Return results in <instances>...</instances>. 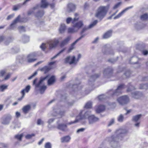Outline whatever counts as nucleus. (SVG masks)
Here are the masks:
<instances>
[{
    "instance_id": "0eeeda50",
    "label": "nucleus",
    "mask_w": 148,
    "mask_h": 148,
    "mask_svg": "<svg viewBox=\"0 0 148 148\" xmlns=\"http://www.w3.org/2000/svg\"><path fill=\"white\" fill-rule=\"evenodd\" d=\"M117 100L120 105H123L129 103L130 99L127 95H124L118 98Z\"/></svg>"
},
{
    "instance_id": "7ed1b4c3",
    "label": "nucleus",
    "mask_w": 148,
    "mask_h": 148,
    "mask_svg": "<svg viewBox=\"0 0 148 148\" xmlns=\"http://www.w3.org/2000/svg\"><path fill=\"white\" fill-rule=\"evenodd\" d=\"M84 111H81L79 115L77 117L76 119L74 121L68 123L67 124L70 125L71 124L76 123L79 121L82 120L83 121L82 124H85L86 123V121L84 119L87 118L88 119L89 117L91 115V112L88 110L85 112L84 115H83L82 114L84 113Z\"/></svg>"
},
{
    "instance_id": "8fccbe9b",
    "label": "nucleus",
    "mask_w": 148,
    "mask_h": 148,
    "mask_svg": "<svg viewBox=\"0 0 148 148\" xmlns=\"http://www.w3.org/2000/svg\"><path fill=\"white\" fill-rule=\"evenodd\" d=\"M97 20H95L92 23H91L88 26V28H91L94 26L97 23Z\"/></svg>"
},
{
    "instance_id": "a18cd8bd",
    "label": "nucleus",
    "mask_w": 148,
    "mask_h": 148,
    "mask_svg": "<svg viewBox=\"0 0 148 148\" xmlns=\"http://www.w3.org/2000/svg\"><path fill=\"white\" fill-rule=\"evenodd\" d=\"M77 29H76L75 27L69 28L68 29V32L69 33H73L77 32Z\"/></svg>"
},
{
    "instance_id": "39448f33",
    "label": "nucleus",
    "mask_w": 148,
    "mask_h": 148,
    "mask_svg": "<svg viewBox=\"0 0 148 148\" xmlns=\"http://www.w3.org/2000/svg\"><path fill=\"white\" fill-rule=\"evenodd\" d=\"M20 15H18V16L13 21L12 23L10 25V29H13V27L14 25L18 22H26L29 20V18L27 17H25L21 18H20Z\"/></svg>"
},
{
    "instance_id": "6e6552de",
    "label": "nucleus",
    "mask_w": 148,
    "mask_h": 148,
    "mask_svg": "<svg viewBox=\"0 0 148 148\" xmlns=\"http://www.w3.org/2000/svg\"><path fill=\"white\" fill-rule=\"evenodd\" d=\"M37 52H34L29 54L27 57V61L29 63L33 62L36 60L34 57L39 56Z\"/></svg>"
},
{
    "instance_id": "1a4fd4ad",
    "label": "nucleus",
    "mask_w": 148,
    "mask_h": 148,
    "mask_svg": "<svg viewBox=\"0 0 148 148\" xmlns=\"http://www.w3.org/2000/svg\"><path fill=\"white\" fill-rule=\"evenodd\" d=\"M113 70L112 68L110 67L104 69L103 71V74L104 77L107 78L110 77L112 74Z\"/></svg>"
},
{
    "instance_id": "338daca9",
    "label": "nucleus",
    "mask_w": 148,
    "mask_h": 148,
    "mask_svg": "<svg viewBox=\"0 0 148 148\" xmlns=\"http://www.w3.org/2000/svg\"><path fill=\"white\" fill-rule=\"evenodd\" d=\"M118 60V57H117L116 59H110L108 60V61L109 62L114 63L117 60Z\"/></svg>"
},
{
    "instance_id": "5fc2aeb1",
    "label": "nucleus",
    "mask_w": 148,
    "mask_h": 148,
    "mask_svg": "<svg viewBox=\"0 0 148 148\" xmlns=\"http://www.w3.org/2000/svg\"><path fill=\"white\" fill-rule=\"evenodd\" d=\"M124 119V117L122 114H120L118 117V121L119 122H122Z\"/></svg>"
},
{
    "instance_id": "603ef678",
    "label": "nucleus",
    "mask_w": 148,
    "mask_h": 148,
    "mask_svg": "<svg viewBox=\"0 0 148 148\" xmlns=\"http://www.w3.org/2000/svg\"><path fill=\"white\" fill-rule=\"evenodd\" d=\"M148 88V85L147 84H141L140 86V89H147Z\"/></svg>"
},
{
    "instance_id": "680f3d73",
    "label": "nucleus",
    "mask_w": 148,
    "mask_h": 148,
    "mask_svg": "<svg viewBox=\"0 0 148 148\" xmlns=\"http://www.w3.org/2000/svg\"><path fill=\"white\" fill-rule=\"evenodd\" d=\"M90 28H88V27H84L82 29V31L80 32V34L81 35H84V34H86V36L87 34H83V33H84L86 30H87L88 29H90Z\"/></svg>"
},
{
    "instance_id": "f8f14e48",
    "label": "nucleus",
    "mask_w": 148,
    "mask_h": 148,
    "mask_svg": "<svg viewBox=\"0 0 148 148\" xmlns=\"http://www.w3.org/2000/svg\"><path fill=\"white\" fill-rule=\"evenodd\" d=\"M13 38L11 37L6 38L4 36H0V43L3 41L5 45H8L10 42L12 41Z\"/></svg>"
},
{
    "instance_id": "ddd939ff",
    "label": "nucleus",
    "mask_w": 148,
    "mask_h": 148,
    "mask_svg": "<svg viewBox=\"0 0 148 148\" xmlns=\"http://www.w3.org/2000/svg\"><path fill=\"white\" fill-rule=\"evenodd\" d=\"M75 82L76 84H73L72 86L73 91L71 92L72 94L81 88V87L78 85L80 84V81L78 79H76Z\"/></svg>"
},
{
    "instance_id": "e433bc0d",
    "label": "nucleus",
    "mask_w": 148,
    "mask_h": 148,
    "mask_svg": "<svg viewBox=\"0 0 148 148\" xmlns=\"http://www.w3.org/2000/svg\"><path fill=\"white\" fill-rule=\"evenodd\" d=\"M70 139V137L69 136H67L61 138V140L62 143H67L69 142Z\"/></svg>"
},
{
    "instance_id": "6e6d98bb",
    "label": "nucleus",
    "mask_w": 148,
    "mask_h": 148,
    "mask_svg": "<svg viewBox=\"0 0 148 148\" xmlns=\"http://www.w3.org/2000/svg\"><path fill=\"white\" fill-rule=\"evenodd\" d=\"M71 61L69 62V64H73L75 63V57L74 56H73L70 59Z\"/></svg>"
},
{
    "instance_id": "2f4dec72",
    "label": "nucleus",
    "mask_w": 148,
    "mask_h": 148,
    "mask_svg": "<svg viewBox=\"0 0 148 148\" xmlns=\"http://www.w3.org/2000/svg\"><path fill=\"white\" fill-rule=\"evenodd\" d=\"M78 18L75 17L73 20H72L71 18L69 17L66 19V22L67 24H69L71 21L73 24H74L76 21L78 20Z\"/></svg>"
},
{
    "instance_id": "13d9d810",
    "label": "nucleus",
    "mask_w": 148,
    "mask_h": 148,
    "mask_svg": "<svg viewBox=\"0 0 148 148\" xmlns=\"http://www.w3.org/2000/svg\"><path fill=\"white\" fill-rule=\"evenodd\" d=\"M131 73L130 70H127L124 73V75L126 76V77L124 78L129 77Z\"/></svg>"
},
{
    "instance_id": "ea45409f",
    "label": "nucleus",
    "mask_w": 148,
    "mask_h": 148,
    "mask_svg": "<svg viewBox=\"0 0 148 148\" xmlns=\"http://www.w3.org/2000/svg\"><path fill=\"white\" fill-rule=\"evenodd\" d=\"M47 88V86L45 85H43L40 87L39 90L40 93L41 94H43Z\"/></svg>"
},
{
    "instance_id": "9d476101",
    "label": "nucleus",
    "mask_w": 148,
    "mask_h": 148,
    "mask_svg": "<svg viewBox=\"0 0 148 148\" xmlns=\"http://www.w3.org/2000/svg\"><path fill=\"white\" fill-rule=\"evenodd\" d=\"M100 74H96L91 76L88 80V84L91 87H92L93 84L95 80L99 77Z\"/></svg>"
},
{
    "instance_id": "4c0bfd02",
    "label": "nucleus",
    "mask_w": 148,
    "mask_h": 148,
    "mask_svg": "<svg viewBox=\"0 0 148 148\" xmlns=\"http://www.w3.org/2000/svg\"><path fill=\"white\" fill-rule=\"evenodd\" d=\"M66 28L65 25L64 24H62L60 27L59 31L60 33H63L64 32Z\"/></svg>"
},
{
    "instance_id": "6ab92c4d",
    "label": "nucleus",
    "mask_w": 148,
    "mask_h": 148,
    "mask_svg": "<svg viewBox=\"0 0 148 148\" xmlns=\"http://www.w3.org/2000/svg\"><path fill=\"white\" fill-rule=\"evenodd\" d=\"M103 53L106 55H113L114 53L112 49H106L105 46L103 47Z\"/></svg>"
},
{
    "instance_id": "a19ab883",
    "label": "nucleus",
    "mask_w": 148,
    "mask_h": 148,
    "mask_svg": "<svg viewBox=\"0 0 148 148\" xmlns=\"http://www.w3.org/2000/svg\"><path fill=\"white\" fill-rule=\"evenodd\" d=\"M29 40V37L27 36L24 35L22 37V41L24 43H25L28 42Z\"/></svg>"
},
{
    "instance_id": "bf43d9fd",
    "label": "nucleus",
    "mask_w": 148,
    "mask_h": 148,
    "mask_svg": "<svg viewBox=\"0 0 148 148\" xmlns=\"http://www.w3.org/2000/svg\"><path fill=\"white\" fill-rule=\"evenodd\" d=\"M65 49H63L61 50L59 53H58L55 56H54L53 57H52L51 58V59L52 60V59H55L58 56L60 55V54L61 53H62V52H63L64 51Z\"/></svg>"
},
{
    "instance_id": "0e129e2a",
    "label": "nucleus",
    "mask_w": 148,
    "mask_h": 148,
    "mask_svg": "<svg viewBox=\"0 0 148 148\" xmlns=\"http://www.w3.org/2000/svg\"><path fill=\"white\" fill-rule=\"evenodd\" d=\"M37 124L38 125H43L44 122L41 119H38L37 120Z\"/></svg>"
},
{
    "instance_id": "72a5a7b5",
    "label": "nucleus",
    "mask_w": 148,
    "mask_h": 148,
    "mask_svg": "<svg viewBox=\"0 0 148 148\" xmlns=\"http://www.w3.org/2000/svg\"><path fill=\"white\" fill-rule=\"evenodd\" d=\"M30 85H28L26 86L25 88L22 90L21 93L22 94V98H23L24 97L25 95V92H28L30 90Z\"/></svg>"
},
{
    "instance_id": "393cba45",
    "label": "nucleus",
    "mask_w": 148,
    "mask_h": 148,
    "mask_svg": "<svg viewBox=\"0 0 148 148\" xmlns=\"http://www.w3.org/2000/svg\"><path fill=\"white\" fill-rule=\"evenodd\" d=\"M23 137V134H17L15 135L14 136V138L15 139L18 140L15 143V145H16L19 143V142L21 141L22 140V138Z\"/></svg>"
},
{
    "instance_id": "f257e3e1",
    "label": "nucleus",
    "mask_w": 148,
    "mask_h": 148,
    "mask_svg": "<svg viewBox=\"0 0 148 148\" xmlns=\"http://www.w3.org/2000/svg\"><path fill=\"white\" fill-rule=\"evenodd\" d=\"M127 133V131L125 129H120L117 130L109 139L112 146L114 148H116L118 142L122 140Z\"/></svg>"
},
{
    "instance_id": "412c9836",
    "label": "nucleus",
    "mask_w": 148,
    "mask_h": 148,
    "mask_svg": "<svg viewBox=\"0 0 148 148\" xmlns=\"http://www.w3.org/2000/svg\"><path fill=\"white\" fill-rule=\"evenodd\" d=\"M133 6L125 8V9L122 11L121 12L119 13L117 15L115 16L114 18V19H115L121 17L126 11L132 8Z\"/></svg>"
},
{
    "instance_id": "37998d69",
    "label": "nucleus",
    "mask_w": 148,
    "mask_h": 148,
    "mask_svg": "<svg viewBox=\"0 0 148 148\" xmlns=\"http://www.w3.org/2000/svg\"><path fill=\"white\" fill-rule=\"evenodd\" d=\"M141 116V115H137L133 116L132 120L135 122H137Z\"/></svg>"
},
{
    "instance_id": "bb28decb",
    "label": "nucleus",
    "mask_w": 148,
    "mask_h": 148,
    "mask_svg": "<svg viewBox=\"0 0 148 148\" xmlns=\"http://www.w3.org/2000/svg\"><path fill=\"white\" fill-rule=\"evenodd\" d=\"M140 60V59L138 58L137 57L134 56L131 58L129 61V62L130 64H136L137 62Z\"/></svg>"
},
{
    "instance_id": "5701e85b",
    "label": "nucleus",
    "mask_w": 148,
    "mask_h": 148,
    "mask_svg": "<svg viewBox=\"0 0 148 148\" xmlns=\"http://www.w3.org/2000/svg\"><path fill=\"white\" fill-rule=\"evenodd\" d=\"M71 37L68 36L66 38L63 40L60 44V46L61 47H63L65 45H67L71 39Z\"/></svg>"
},
{
    "instance_id": "a211bd4d",
    "label": "nucleus",
    "mask_w": 148,
    "mask_h": 148,
    "mask_svg": "<svg viewBox=\"0 0 148 148\" xmlns=\"http://www.w3.org/2000/svg\"><path fill=\"white\" fill-rule=\"evenodd\" d=\"M89 123L90 124H92L99 121V119L97 117H95L94 115H91L89 117L88 119Z\"/></svg>"
},
{
    "instance_id": "052dcab7",
    "label": "nucleus",
    "mask_w": 148,
    "mask_h": 148,
    "mask_svg": "<svg viewBox=\"0 0 148 148\" xmlns=\"http://www.w3.org/2000/svg\"><path fill=\"white\" fill-rule=\"evenodd\" d=\"M106 96L103 94L101 95H100L98 97V99H99V100L100 101H102L103 99H106Z\"/></svg>"
},
{
    "instance_id": "49530a36",
    "label": "nucleus",
    "mask_w": 148,
    "mask_h": 148,
    "mask_svg": "<svg viewBox=\"0 0 148 148\" xmlns=\"http://www.w3.org/2000/svg\"><path fill=\"white\" fill-rule=\"evenodd\" d=\"M8 86L5 85H2L0 86V89L1 91L3 92L7 89Z\"/></svg>"
},
{
    "instance_id": "c03bdc74",
    "label": "nucleus",
    "mask_w": 148,
    "mask_h": 148,
    "mask_svg": "<svg viewBox=\"0 0 148 148\" xmlns=\"http://www.w3.org/2000/svg\"><path fill=\"white\" fill-rule=\"evenodd\" d=\"M86 34L82 35L80 37L77 39L74 42L72 43L71 45L74 47L75 45L77 42H78L82 38L86 36Z\"/></svg>"
},
{
    "instance_id": "cd10ccee",
    "label": "nucleus",
    "mask_w": 148,
    "mask_h": 148,
    "mask_svg": "<svg viewBox=\"0 0 148 148\" xmlns=\"http://www.w3.org/2000/svg\"><path fill=\"white\" fill-rule=\"evenodd\" d=\"M73 27H75L76 29H77V31L82 27L83 24L82 21H79L76 23L73 24Z\"/></svg>"
},
{
    "instance_id": "e2e57ef3",
    "label": "nucleus",
    "mask_w": 148,
    "mask_h": 148,
    "mask_svg": "<svg viewBox=\"0 0 148 148\" xmlns=\"http://www.w3.org/2000/svg\"><path fill=\"white\" fill-rule=\"evenodd\" d=\"M74 103V101H69L66 103V106L67 107H69L70 106H72Z\"/></svg>"
},
{
    "instance_id": "7c9ffc66",
    "label": "nucleus",
    "mask_w": 148,
    "mask_h": 148,
    "mask_svg": "<svg viewBox=\"0 0 148 148\" xmlns=\"http://www.w3.org/2000/svg\"><path fill=\"white\" fill-rule=\"evenodd\" d=\"M51 69V68L50 67L45 66L39 69V70L43 72L44 74H46Z\"/></svg>"
},
{
    "instance_id": "dca6fc26",
    "label": "nucleus",
    "mask_w": 148,
    "mask_h": 148,
    "mask_svg": "<svg viewBox=\"0 0 148 148\" xmlns=\"http://www.w3.org/2000/svg\"><path fill=\"white\" fill-rule=\"evenodd\" d=\"M59 121H58L57 122V128L58 129L62 131L65 132L67 130V124L64 123H59Z\"/></svg>"
},
{
    "instance_id": "473e14b6",
    "label": "nucleus",
    "mask_w": 148,
    "mask_h": 148,
    "mask_svg": "<svg viewBox=\"0 0 148 148\" xmlns=\"http://www.w3.org/2000/svg\"><path fill=\"white\" fill-rule=\"evenodd\" d=\"M44 14V11L43 10H38V11L35 13V16L38 18H40Z\"/></svg>"
},
{
    "instance_id": "f3484780",
    "label": "nucleus",
    "mask_w": 148,
    "mask_h": 148,
    "mask_svg": "<svg viewBox=\"0 0 148 148\" xmlns=\"http://www.w3.org/2000/svg\"><path fill=\"white\" fill-rule=\"evenodd\" d=\"M12 116L10 115H8L3 118L2 123L4 125L8 124L11 119Z\"/></svg>"
},
{
    "instance_id": "69168bd1",
    "label": "nucleus",
    "mask_w": 148,
    "mask_h": 148,
    "mask_svg": "<svg viewBox=\"0 0 148 148\" xmlns=\"http://www.w3.org/2000/svg\"><path fill=\"white\" fill-rule=\"evenodd\" d=\"M71 57L70 56H67L64 60V62L66 63H68L69 64Z\"/></svg>"
},
{
    "instance_id": "aec40b11",
    "label": "nucleus",
    "mask_w": 148,
    "mask_h": 148,
    "mask_svg": "<svg viewBox=\"0 0 148 148\" xmlns=\"http://www.w3.org/2000/svg\"><path fill=\"white\" fill-rule=\"evenodd\" d=\"M133 6L125 8V9L122 11L121 12L119 13L117 15L115 16L114 18V19H115L121 17L126 11L132 8Z\"/></svg>"
},
{
    "instance_id": "58836bf2",
    "label": "nucleus",
    "mask_w": 148,
    "mask_h": 148,
    "mask_svg": "<svg viewBox=\"0 0 148 148\" xmlns=\"http://www.w3.org/2000/svg\"><path fill=\"white\" fill-rule=\"evenodd\" d=\"M127 92L131 91L135 89L134 87L132 85L131 83H129L128 84L127 86Z\"/></svg>"
},
{
    "instance_id": "20e7f679",
    "label": "nucleus",
    "mask_w": 148,
    "mask_h": 148,
    "mask_svg": "<svg viewBox=\"0 0 148 148\" xmlns=\"http://www.w3.org/2000/svg\"><path fill=\"white\" fill-rule=\"evenodd\" d=\"M125 87L124 84H121L118 86L117 88L115 90H110L109 94L112 96H117L122 93V90Z\"/></svg>"
},
{
    "instance_id": "c85d7f7f",
    "label": "nucleus",
    "mask_w": 148,
    "mask_h": 148,
    "mask_svg": "<svg viewBox=\"0 0 148 148\" xmlns=\"http://www.w3.org/2000/svg\"><path fill=\"white\" fill-rule=\"evenodd\" d=\"M105 109V106L100 105L96 107L95 111L97 113H100L104 111Z\"/></svg>"
},
{
    "instance_id": "864d4df0",
    "label": "nucleus",
    "mask_w": 148,
    "mask_h": 148,
    "mask_svg": "<svg viewBox=\"0 0 148 148\" xmlns=\"http://www.w3.org/2000/svg\"><path fill=\"white\" fill-rule=\"evenodd\" d=\"M136 65V66H135L136 69H138L140 68L142 65V63L141 62V60H139L137 62L136 64H135Z\"/></svg>"
},
{
    "instance_id": "b1692460",
    "label": "nucleus",
    "mask_w": 148,
    "mask_h": 148,
    "mask_svg": "<svg viewBox=\"0 0 148 148\" xmlns=\"http://www.w3.org/2000/svg\"><path fill=\"white\" fill-rule=\"evenodd\" d=\"M75 9V5L72 3H70L68 5L67 10L69 12H71L74 11Z\"/></svg>"
},
{
    "instance_id": "774afa93",
    "label": "nucleus",
    "mask_w": 148,
    "mask_h": 148,
    "mask_svg": "<svg viewBox=\"0 0 148 148\" xmlns=\"http://www.w3.org/2000/svg\"><path fill=\"white\" fill-rule=\"evenodd\" d=\"M37 74V71H35L32 75L28 78L29 80L31 79L36 75Z\"/></svg>"
},
{
    "instance_id": "4468645a",
    "label": "nucleus",
    "mask_w": 148,
    "mask_h": 148,
    "mask_svg": "<svg viewBox=\"0 0 148 148\" xmlns=\"http://www.w3.org/2000/svg\"><path fill=\"white\" fill-rule=\"evenodd\" d=\"M49 3L47 1V0H42L40 5H37L34 8V9H39V8H46L49 5Z\"/></svg>"
},
{
    "instance_id": "c9c22d12",
    "label": "nucleus",
    "mask_w": 148,
    "mask_h": 148,
    "mask_svg": "<svg viewBox=\"0 0 148 148\" xmlns=\"http://www.w3.org/2000/svg\"><path fill=\"white\" fill-rule=\"evenodd\" d=\"M112 31L109 30L105 33L103 36V38L107 39L110 37L112 36Z\"/></svg>"
},
{
    "instance_id": "c756f323",
    "label": "nucleus",
    "mask_w": 148,
    "mask_h": 148,
    "mask_svg": "<svg viewBox=\"0 0 148 148\" xmlns=\"http://www.w3.org/2000/svg\"><path fill=\"white\" fill-rule=\"evenodd\" d=\"M31 108V107L30 105H27L24 106L22 110L24 114H26L30 110Z\"/></svg>"
},
{
    "instance_id": "de8ad7c7",
    "label": "nucleus",
    "mask_w": 148,
    "mask_h": 148,
    "mask_svg": "<svg viewBox=\"0 0 148 148\" xmlns=\"http://www.w3.org/2000/svg\"><path fill=\"white\" fill-rule=\"evenodd\" d=\"M21 4H18L14 5L13 6V10L14 11H17L18 10L21 6Z\"/></svg>"
},
{
    "instance_id": "2eb2a0df",
    "label": "nucleus",
    "mask_w": 148,
    "mask_h": 148,
    "mask_svg": "<svg viewBox=\"0 0 148 148\" xmlns=\"http://www.w3.org/2000/svg\"><path fill=\"white\" fill-rule=\"evenodd\" d=\"M59 40L57 39H54L48 42L49 48L52 49L55 47L59 43Z\"/></svg>"
},
{
    "instance_id": "09e8293b",
    "label": "nucleus",
    "mask_w": 148,
    "mask_h": 148,
    "mask_svg": "<svg viewBox=\"0 0 148 148\" xmlns=\"http://www.w3.org/2000/svg\"><path fill=\"white\" fill-rule=\"evenodd\" d=\"M35 134H28L25 136V138L27 139H31L33 137H34Z\"/></svg>"
},
{
    "instance_id": "79ce46f5",
    "label": "nucleus",
    "mask_w": 148,
    "mask_h": 148,
    "mask_svg": "<svg viewBox=\"0 0 148 148\" xmlns=\"http://www.w3.org/2000/svg\"><path fill=\"white\" fill-rule=\"evenodd\" d=\"M140 19L142 21H145L148 18V14L147 13H145L140 16Z\"/></svg>"
},
{
    "instance_id": "3c124183",
    "label": "nucleus",
    "mask_w": 148,
    "mask_h": 148,
    "mask_svg": "<svg viewBox=\"0 0 148 148\" xmlns=\"http://www.w3.org/2000/svg\"><path fill=\"white\" fill-rule=\"evenodd\" d=\"M92 106V103L91 102L88 101L86 103L84 108H90Z\"/></svg>"
},
{
    "instance_id": "9b49d317",
    "label": "nucleus",
    "mask_w": 148,
    "mask_h": 148,
    "mask_svg": "<svg viewBox=\"0 0 148 148\" xmlns=\"http://www.w3.org/2000/svg\"><path fill=\"white\" fill-rule=\"evenodd\" d=\"M49 77V75H48L44 77H41L40 80L37 84H36L38 79L36 78L33 81V84L35 85L36 88H38L40 87V85L42 84L43 82L46 79H47Z\"/></svg>"
},
{
    "instance_id": "a878e982",
    "label": "nucleus",
    "mask_w": 148,
    "mask_h": 148,
    "mask_svg": "<svg viewBox=\"0 0 148 148\" xmlns=\"http://www.w3.org/2000/svg\"><path fill=\"white\" fill-rule=\"evenodd\" d=\"M132 95L133 98L135 99H138L141 97L142 94L140 92L136 91L132 92Z\"/></svg>"
},
{
    "instance_id": "f704fd0d",
    "label": "nucleus",
    "mask_w": 148,
    "mask_h": 148,
    "mask_svg": "<svg viewBox=\"0 0 148 148\" xmlns=\"http://www.w3.org/2000/svg\"><path fill=\"white\" fill-rule=\"evenodd\" d=\"M55 81V78L54 76H52L48 80L47 84L48 85H51L54 83Z\"/></svg>"
},
{
    "instance_id": "4d7b16f0",
    "label": "nucleus",
    "mask_w": 148,
    "mask_h": 148,
    "mask_svg": "<svg viewBox=\"0 0 148 148\" xmlns=\"http://www.w3.org/2000/svg\"><path fill=\"white\" fill-rule=\"evenodd\" d=\"M45 148H52V145L50 142L46 143L45 145Z\"/></svg>"
},
{
    "instance_id": "423d86ee",
    "label": "nucleus",
    "mask_w": 148,
    "mask_h": 148,
    "mask_svg": "<svg viewBox=\"0 0 148 148\" xmlns=\"http://www.w3.org/2000/svg\"><path fill=\"white\" fill-rule=\"evenodd\" d=\"M64 107L63 106H61L59 108H57L56 107L53 110V112L52 114V115L54 116H59L58 117H61L64 114L65 111H61V110L63 109Z\"/></svg>"
},
{
    "instance_id": "f03ea898",
    "label": "nucleus",
    "mask_w": 148,
    "mask_h": 148,
    "mask_svg": "<svg viewBox=\"0 0 148 148\" xmlns=\"http://www.w3.org/2000/svg\"><path fill=\"white\" fill-rule=\"evenodd\" d=\"M110 7V5L106 6H100L97 10L95 14V17L101 21L106 15Z\"/></svg>"
},
{
    "instance_id": "4be33fe9",
    "label": "nucleus",
    "mask_w": 148,
    "mask_h": 148,
    "mask_svg": "<svg viewBox=\"0 0 148 148\" xmlns=\"http://www.w3.org/2000/svg\"><path fill=\"white\" fill-rule=\"evenodd\" d=\"M133 6L125 8V9L122 11L121 12L119 13L117 15L115 16L114 18V19H115L121 17L126 11L132 8Z\"/></svg>"
}]
</instances>
